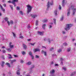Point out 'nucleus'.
<instances>
[{"label":"nucleus","instance_id":"nucleus-1","mask_svg":"<svg viewBox=\"0 0 76 76\" xmlns=\"http://www.w3.org/2000/svg\"><path fill=\"white\" fill-rule=\"evenodd\" d=\"M73 26V25L72 24H67L66 25V27L65 28V30H66V31H68L70 29V28L72 26Z\"/></svg>","mask_w":76,"mask_h":76},{"label":"nucleus","instance_id":"nucleus-2","mask_svg":"<svg viewBox=\"0 0 76 76\" xmlns=\"http://www.w3.org/2000/svg\"><path fill=\"white\" fill-rule=\"evenodd\" d=\"M26 7L28 10L27 13L29 14V13L31 11L32 9V7L29 5H27Z\"/></svg>","mask_w":76,"mask_h":76},{"label":"nucleus","instance_id":"nucleus-3","mask_svg":"<svg viewBox=\"0 0 76 76\" xmlns=\"http://www.w3.org/2000/svg\"><path fill=\"white\" fill-rule=\"evenodd\" d=\"M71 9H72L73 10L72 14V15H75V12H76V8H74V5H72L71 6Z\"/></svg>","mask_w":76,"mask_h":76},{"label":"nucleus","instance_id":"nucleus-4","mask_svg":"<svg viewBox=\"0 0 76 76\" xmlns=\"http://www.w3.org/2000/svg\"><path fill=\"white\" fill-rule=\"evenodd\" d=\"M70 9H68L67 10V12L66 13V16H70Z\"/></svg>","mask_w":76,"mask_h":76},{"label":"nucleus","instance_id":"nucleus-5","mask_svg":"<svg viewBox=\"0 0 76 76\" xmlns=\"http://www.w3.org/2000/svg\"><path fill=\"white\" fill-rule=\"evenodd\" d=\"M41 53L42 54H44V55H45V56H47V52L46 51H45L42 50L41 51Z\"/></svg>","mask_w":76,"mask_h":76},{"label":"nucleus","instance_id":"nucleus-6","mask_svg":"<svg viewBox=\"0 0 76 76\" xmlns=\"http://www.w3.org/2000/svg\"><path fill=\"white\" fill-rule=\"evenodd\" d=\"M23 49H24V50H26V49H27V46L26 45L24 44H23Z\"/></svg>","mask_w":76,"mask_h":76},{"label":"nucleus","instance_id":"nucleus-7","mask_svg":"<svg viewBox=\"0 0 76 76\" xmlns=\"http://www.w3.org/2000/svg\"><path fill=\"white\" fill-rule=\"evenodd\" d=\"M12 42H10V43L9 45L10 46V48L11 49H12V48H13V47H14V45H12Z\"/></svg>","mask_w":76,"mask_h":76},{"label":"nucleus","instance_id":"nucleus-8","mask_svg":"<svg viewBox=\"0 0 76 76\" xmlns=\"http://www.w3.org/2000/svg\"><path fill=\"white\" fill-rule=\"evenodd\" d=\"M37 33L39 34V35H44V31H38Z\"/></svg>","mask_w":76,"mask_h":76},{"label":"nucleus","instance_id":"nucleus-9","mask_svg":"<svg viewBox=\"0 0 76 76\" xmlns=\"http://www.w3.org/2000/svg\"><path fill=\"white\" fill-rule=\"evenodd\" d=\"M29 55H30V56H31V57H32V59L33 60V59H34V56L32 54V52H31V51H30L29 52Z\"/></svg>","mask_w":76,"mask_h":76},{"label":"nucleus","instance_id":"nucleus-10","mask_svg":"<svg viewBox=\"0 0 76 76\" xmlns=\"http://www.w3.org/2000/svg\"><path fill=\"white\" fill-rule=\"evenodd\" d=\"M40 51H41V50L38 48L34 49V51L35 52H37V51L39 52Z\"/></svg>","mask_w":76,"mask_h":76},{"label":"nucleus","instance_id":"nucleus-11","mask_svg":"<svg viewBox=\"0 0 76 76\" xmlns=\"http://www.w3.org/2000/svg\"><path fill=\"white\" fill-rule=\"evenodd\" d=\"M37 17V15H31V17L33 18V19Z\"/></svg>","mask_w":76,"mask_h":76},{"label":"nucleus","instance_id":"nucleus-12","mask_svg":"<svg viewBox=\"0 0 76 76\" xmlns=\"http://www.w3.org/2000/svg\"><path fill=\"white\" fill-rule=\"evenodd\" d=\"M52 41H53V40H51V39H50V38H48L47 40V41L49 42V44H50Z\"/></svg>","mask_w":76,"mask_h":76},{"label":"nucleus","instance_id":"nucleus-13","mask_svg":"<svg viewBox=\"0 0 76 76\" xmlns=\"http://www.w3.org/2000/svg\"><path fill=\"white\" fill-rule=\"evenodd\" d=\"M65 1V0H63L62 1V5L63 7L64 6V2Z\"/></svg>","mask_w":76,"mask_h":76},{"label":"nucleus","instance_id":"nucleus-14","mask_svg":"<svg viewBox=\"0 0 76 76\" xmlns=\"http://www.w3.org/2000/svg\"><path fill=\"white\" fill-rule=\"evenodd\" d=\"M19 36V38H21V39H23V37L22 36V33H20Z\"/></svg>","mask_w":76,"mask_h":76},{"label":"nucleus","instance_id":"nucleus-15","mask_svg":"<svg viewBox=\"0 0 76 76\" xmlns=\"http://www.w3.org/2000/svg\"><path fill=\"white\" fill-rule=\"evenodd\" d=\"M46 26V24H45L43 25L42 26V28L43 29H45V26Z\"/></svg>","mask_w":76,"mask_h":76},{"label":"nucleus","instance_id":"nucleus-16","mask_svg":"<svg viewBox=\"0 0 76 76\" xmlns=\"http://www.w3.org/2000/svg\"><path fill=\"white\" fill-rule=\"evenodd\" d=\"M18 0H13L12 1V3H15V2H18Z\"/></svg>","mask_w":76,"mask_h":76},{"label":"nucleus","instance_id":"nucleus-17","mask_svg":"<svg viewBox=\"0 0 76 76\" xmlns=\"http://www.w3.org/2000/svg\"><path fill=\"white\" fill-rule=\"evenodd\" d=\"M47 22H48V20L47 19L44 20L43 21V23H46Z\"/></svg>","mask_w":76,"mask_h":76},{"label":"nucleus","instance_id":"nucleus-18","mask_svg":"<svg viewBox=\"0 0 76 76\" xmlns=\"http://www.w3.org/2000/svg\"><path fill=\"white\" fill-rule=\"evenodd\" d=\"M54 14L55 16H57V10H56L54 12Z\"/></svg>","mask_w":76,"mask_h":76},{"label":"nucleus","instance_id":"nucleus-19","mask_svg":"<svg viewBox=\"0 0 76 76\" xmlns=\"http://www.w3.org/2000/svg\"><path fill=\"white\" fill-rule=\"evenodd\" d=\"M55 72V71L53 69L50 71V73H54Z\"/></svg>","mask_w":76,"mask_h":76},{"label":"nucleus","instance_id":"nucleus-20","mask_svg":"<svg viewBox=\"0 0 76 76\" xmlns=\"http://www.w3.org/2000/svg\"><path fill=\"white\" fill-rule=\"evenodd\" d=\"M47 8L48 9V8H49V7H50V2L48 1V4H47Z\"/></svg>","mask_w":76,"mask_h":76},{"label":"nucleus","instance_id":"nucleus-21","mask_svg":"<svg viewBox=\"0 0 76 76\" xmlns=\"http://www.w3.org/2000/svg\"><path fill=\"white\" fill-rule=\"evenodd\" d=\"M76 72L75 71L74 72H72L71 74L70 75V76H73L74 75H75V74H76Z\"/></svg>","mask_w":76,"mask_h":76},{"label":"nucleus","instance_id":"nucleus-22","mask_svg":"<svg viewBox=\"0 0 76 76\" xmlns=\"http://www.w3.org/2000/svg\"><path fill=\"white\" fill-rule=\"evenodd\" d=\"M31 61H29L26 64H27V65H30V64H31Z\"/></svg>","mask_w":76,"mask_h":76},{"label":"nucleus","instance_id":"nucleus-23","mask_svg":"<svg viewBox=\"0 0 76 76\" xmlns=\"http://www.w3.org/2000/svg\"><path fill=\"white\" fill-rule=\"evenodd\" d=\"M6 64L7 65V66H8L9 67H10V64H9V63H6Z\"/></svg>","mask_w":76,"mask_h":76},{"label":"nucleus","instance_id":"nucleus-24","mask_svg":"<svg viewBox=\"0 0 76 76\" xmlns=\"http://www.w3.org/2000/svg\"><path fill=\"white\" fill-rule=\"evenodd\" d=\"M17 74L18 75H20V72H19V70L17 71Z\"/></svg>","mask_w":76,"mask_h":76},{"label":"nucleus","instance_id":"nucleus-25","mask_svg":"<svg viewBox=\"0 0 76 76\" xmlns=\"http://www.w3.org/2000/svg\"><path fill=\"white\" fill-rule=\"evenodd\" d=\"M61 51H62V49H58V53H61Z\"/></svg>","mask_w":76,"mask_h":76},{"label":"nucleus","instance_id":"nucleus-26","mask_svg":"<svg viewBox=\"0 0 76 76\" xmlns=\"http://www.w3.org/2000/svg\"><path fill=\"white\" fill-rule=\"evenodd\" d=\"M7 50H8V52H11L12 49H11V48H9L7 49Z\"/></svg>","mask_w":76,"mask_h":76},{"label":"nucleus","instance_id":"nucleus-27","mask_svg":"<svg viewBox=\"0 0 76 76\" xmlns=\"http://www.w3.org/2000/svg\"><path fill=\"white\" fill-rule=\"evenodd\" d=\"M53 20V22H54V24H55V25H56V19H54Z\"/></svg>","mask_w":76,"mask_h":76},{"label":"nucleus","instance_id":"nucleus-28","mask_svg":"<svg viewBox=\"0 0 76 76\" xmlns=\"http://www.w3.org/2000/svg\"><path fill=\"white\" fill-rule=\"evenodd\" d=\"M10 24H11V25L13 24V21H12V20H11L10 21Z\"/></svg>","mask_w":76,"mask_h":76},{"label":"nucleus","instance_id":"nucleus-29","mask_svg":"<svg viewBox=\"0 0 76 76\" xmlns=\"http://www.w3.org/2000/svg\"><path fill=\"white\" fill-rule=\"evenodd\" d=\"M58 9L60 10H61V6L60 5L59 6Z\"/></svg>","mask_w":76,"mask_h":76},{"label":"nucleus","instance_id":"nucleus-30","mask_svg":"<svg viewBox=\"0 0 76 76\" xmlns=\"http://www.w3.org/2000/svg\"><path fill=\"white\" fill-rule=\"evenodd\" d=\"M71 51V49L70 48H69L67 49V52H70Z\"/></svg>","mask_w":76,"mask_h":76},{"label":"nucleus","instance_id":"nucleus-31","mask_svg":"<svg viewBox=\"0 0 76 76\" xmlns=\"http://www.w3.org/2000/svg\"><path fill=\"white\" fill-rule=\"evenodd\" d=\"M38 21L37 20H36V23H35L36 26H37V25H38Z\"/></svg>","mask_w":76,"mask_h":76},{"label":"nucleus","instance_id":"nucleus-32","mask_svg":"<svg viewBox=\"0 0 76 76\" xmlns=\"http://www.w3.org/2000/svg\"><path fill=\"white\" fill-rule=\"evenodd\" d=\"M13 35V36L14 38H15V37H16V34H15V33H14V32H12V33Z\"/></svg>","mask_w":76,"mask_h":76},{"label":"nucleus","instance_id":"nucleus-33","mask_svg":"<svg viewBox=\"0 0 76 76\" xmlns=\"http://www.w3.org/2000/svg\"><path fill=\"white\" fill-rule=\"evenodd\" d=\"M8 55L9 56H10V57H9V58H10V59H11V58H12V55H10V54H8Z\"/></svg>","mask_w":76,"mask_h":76},{"label":"nucleus","instance_id":"nucleus-34","mask_svg":"<svg viewBox=\"0 0 76 76\" xmlns=\"http://www.w3.org/2000/svg\"><path fill=\"white\" fill-rule=\"evenodd\" d=\"M63 19H64L63 16H62L60 20L62 21V20H63Z\"/></svg>","mask_w":76,"mask_h":76},{"label":"nucleus","instance_id":"nucleus-35","mask_svg":"<svg viewBox=\"0 0 76 76\" xmlns=\"http://www.w3.org/2000/svg\"><path fill=\"white\" fill-rule=\"evenodd\" d=\"M62 69H63V70H64V71H66V70H67V69H66V68L64 67H62Z\"/></svg>","mask_w":76,"mask_h":76},{"label":"nucleus","instance_id":"nucleus-36","mask_svg":"<svg viewBox=\"0 0 76 76\" xmlns=\"http://www.w3.org/2000/svg\"><path fill=\"white\" fill-rule=\"evenodd\" d=\"M22 53L23 55H25L26 53H25V51H23L22 52Z\"/></svg>","mask_w":76,"mask_h":76},{"label":"nucleus","instance_id":"nucleus-37","mask_svg":"<svg viewBox=\"0 0 76 76\" xmlns=\"http://www.w3.org/2000/svg\"><path fill=\"white\" fill-rule=\"evenodd\" d=\"M50 5H51V6L53 5V1H52V2L51 3H50Z\"/></svg>","mask_w":76,"mask_h":76},{"label":"nucleus","instance_id":"nucleus-38","mask_svg":"<svg viewBox=\"0 0 76 76\" xmlns=\"http://www.w3.org/2000/svg\"><path fill=\"white\" fill-rule=\"evenodd\" d=\"M10 6L11 10H13V6H12L11 5H10Z\"/></svg>","mask_w":76,"mask_h":76},{"label":"nucleus","instance_id":"nucleus-39","mask_svg":"<svg viewBox=\"0 0 76 76\" xmlns=\"http://www.w3.org/2000/svg\"><path fill=\"white\" fill-rule=\"evenodd\" d=\"M53 27H52V26L51 25H49L48 26V27L49 28V29H50V28H52Z\"/></svg>","mask_w":76,"mask_h":76},{"label":"nucleus","instance_id":"nucleus-40","mask_svg":"<svg viewBox=\"0 0 76 76\" xmlns=\"http://www.w3.org/2000/svg\"><path fill=\"white\" fill-rule=\"evenodd\" d=\"M62 33L63 34H64L66 33V31H62Z\"/></svg>","mask_w":76,"mask_h":76},{"label":"nucleus","instance_id":"nucleus-41","mask_svg":"<svg viewBox=\"0 0 76 76\" xmlns=\"http://www.w3.org/2000/svg\"><path fill=\"white\" fill-rule=\"evenodd\" d=\"M35 43H30V45H33V46H34V45H35Z\"/></svg>","mask_w":76,"mask_h":76},{"label":"nucleus","instance_id":"nucleus-42","mask_svg":"<svg viewBox=\"0 0 76 76\" xmlns=\"http://www.w3.org/2000/svg\"><path fill=\"white\" fill-rule=\"evenodd\" d=\"M64 46H67V44L66 43H64Z\"/></svg>","mask_w":76,"mask_h":76},{"label":"nucleus","instance_id":"nucleus-43","mask_svg":"<svg viewBox=\"0 0 76 76\" xmlns=\"http://www.w3.org/2000/svg\"><path fill=\"white\" fill-rule=\"evenodd\" d=\"M20 15H23V12L22 11H20Z\"/></svg>","mask_w":76,"mask_h":76},{"label":"nucleus","instance_id":"nucleus-44","mask_svg":"<svg viewBox=\"0 0 76 76\" xmlns=\"http://www.w3.org/2000/svg\"><path fill=\"white\" fill-rule=\"evenodd\" d=\"M5 20H6V21H7V20H8V18H7V17L5 18Z\"/></svg>","mask_w":76,"mask_h":76},{"label":"nucleus","instance_id":"nucleus-45","mask_svg":"<svg viewBox=\"0 0 76 76\" xmlns=\"http://www.w3.org/2000/svg\"><path fill=\"white\" fill-rule=\"evenodd\" d=\"M1 8V9L2 10V11H3V12H4V11H5V10H4V8H3V7Z\"/></svg>","mask_w":76,"mask_h":76},{"label":"nucleus","instance_id":"nucleus-46","mask_svg":"<svg viewBox=\"0 0 76 76\" xmlns=\"http://www.w3.org/2000/svg\"><path fill=\"white\" fill-rule=\"evenodd\" d=\"M2 51L3 52V53H6V50H2Z\"/></svg>","mask_w":76,"mask_h":76},{"label":"nucleus","instance_id":"nucleus-47","mask_svg":"<svg viewBox=\"0 0 76 76\" xmlns=\"http://www.w3.org/2000/svg\"><path fill=\"white\" fill-rule=\"evenodd\" d=\"M8 74H9L10 76H12V74L10 72H8Z\"/></svg>","mask_w":76,"mask_h":76},{"label":"nucleus","instance_id":"nucleus-48","mask_svg":"<svg viewBox=\"0 0 76 76\" xmlns=\"http://www.w3.org/2000/svg\"><path fill=\"white\" fill-rule=\"evenodd\" d=\"M27 27L28 28H31V25H28Z\"/></svg>","mask_w":76,"mask_h":76},{"label":"nucleus","instance_id":"nucleus-49","mask_svg":"<svg viewBox=\"0 0 76 76\" xmlns=\"http://www.w3.org/2000/svg\"><path fill=\"white\" fill-rule=\"evenodd\" d=\"M19 9H20V8H19V7H17L16 10H19Z\"/></svg>","mask_w":76,"mask_h":76},{"label":"nucleus","instance_id":"nucleus-50","mask_svg":"<svg viewBox=\"0 0 76 76\" xmlns=\"http://www.w3.org/2000/svg\"><path fill=\"white\" fill-rule=\"evenodd\" d=\"M39 58V56H38V55H36V58Z\"/></svg>","mask_w":76,"mask_h":76},{"label":"nucleus","instance_id":"nucleus-51","mask_svg":"<svg viewBox=\"0 0 76 76\" xmlns=\"http://www.w3.org/2000/svg\"><path fill=\"white\" fill-rule=\"evenodd\" d=\"M13 56L15 57H18V55H14Z\"/></svg>","mask_w":76,"mask_h":76},{"label":"nucleus","instance_id":"nucleus-52","mask_svg":"<svg viewBox=\"0 0 76 76\" xmlns=\"http://www.w3.org/2000/svg\"><path fill=\"white\" fill-rule=\"evenodd\" d=\"M7 23L9 26V25H10V23L9 22V21H7Z\"/></svg>","mask_w":76,"mask_h":76},{"label":"nucleus","instance_id":"nucleus-53","mask_svg":"<svg viewBox=\"0 0 76 76\" xmlns=\"http://www.w3.org/2000/svg\"><path fill=\"white\" fill-rule=\"evenodd\" d=\"M23 62H24V61H23V60H20V63H23Z\"/></svg>","mask_w":76,"mask_h":76},{"label":"nucleus","instance_id":"nucleus-54","mask_svg":"<svg viewBox=\"0 0 76 76\" xmlns=\"http://www.w3.org/2000/svg\"><path fill=\"white\" fill-rule=\"evenodd\" d=\"M2 58L3 60H4V56H2Z\"/></svg>","mask_w":76,"mask_h":76},{"label":"nucleus","instance_id":"nucleus-55","mask_svg":"<svg viewBox=\"0 0 76 76\" xmlns=\"http://www.w3.org/2000/svg\"><path fill=\"white\" fill-rule=\"evenodd\" d=\"M53 48H51L50 49V51H52V50H53Z\"/></svg>","mask_w":76,"mask_h":76},{"label":"nucleus","instance_id":"nucleus-56","mask_svg":"<svg viewBox=\"0 0 76 76\" xmlns=\"http://www.w3.org/2000/svg\"><path fill=\"white\" fill-rule=\"evenodd\" d=\"M44 41H47V39H46V38H45L44 39Z\"/></svg>","mask_w":76,"mask_h":76},{"label":"nucleus","instance_id":"nucleus-57","mask_svg":"<svg viewBox=\"0 0 76 76\" xmlns=\"http://www.w3.org/2000/svg\"><path fill=\"white\" fill-rule=\"evenodd\" d=\"M42 48H45V49H46V47H44V46H42Z\"/></svg>","mask_w":76,"mask_h":76},{"label":"nucleus","instance_id":"nucleus-58","mask_svg":"<svg viewBox=\"0 0 76 76\" xmlns=\"http://www.w3.org/2000/svg\"><path fill=\"white\" fill-rule=\"evenodd\" d=\"M63 62H62V61H61V65H63Z\"/></svg>","mask_w":76,"mask_h":76},{"label":"nucleus","instance_id":"nucleus-59","mask_svg":"<svg viewBox=\"0 0 76 76\" xmlns=\"http://www.w3.org/2000/svg\"><path fill=\"white\" fill-rule=\"evenodd\" d=\"M51 64H54V63L53 62H52L51 63H50Z\"/></svg>","mask_w":76,"mask_h":76},{"label":"nucleus","instance_id":"nucleus-60","mask_svg":"<svg viewBox=\"0 0 76 76\" xmlns=\"http://www.w3.org/2000/svg\"><path fill=\"white\" fill-rule=\"evenodd\" d=\"M4 7H6V4H4Z\"/></svg>","mask_w":76,"mask_h":76},{"label":"nucleus","instance_id":"nucleus-61","mask_svg":"<svg viewBox=\"0 0 76 76\" xmlns=\"http://www.w3.org/2000/svg\"><path fill=\"white\" fill-rule=\"evenodd\" d=\"M61 61H63V60H64L63 59V58H61Z\"/></svg>","mask_w":76,"mask_h":76},{"label":"nucleus","instance_id":"nucleus-62","mask_svg":"<svg viewBox=\"0 0 76 76\" xmlns=\"http://www.w3.org/2000/svg\"><path fill=\"white\" fill-rule=\"evenodd\" d=\"M12 62H15V61H16V60H12Z\"/></svg>","mask_w":76,"mask_h":76},{"label":"nucleus","instance_id":"nucleus-63","mask_svg":"<svg viewBox=\"0 0 76 76\" xmlns=\"http://www.w3.org/2000/svg\"><path fill=\"white\" fill-rule=\"evenodd\" d=\"M4 62L3 61H2V64H4Z\"/></svg>","mask_w":76,"mask_h":76},{"label":"nucleus","instance_id":"nucleus-64","mask_svg":"<svg viewBox=\"0 0 76 76\" xmlns=\"http://www.w3.org/2000/svg\"><path fill=\"white\" fill-rule=\"evenodd\" d=\"M74 45H75V46H76V43H74Z\"/></svg>","mask_w":76,"mask_h":76}]
</instances>
